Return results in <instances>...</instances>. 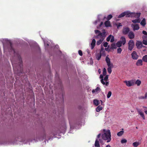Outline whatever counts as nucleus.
<instances>
[{
  "label": "nucleus",
  "instance_id": "obj_1",
  "mask_svg": "<svg viewBox=\"0 0 147 147\" xmlns=\"http://www.w3.org/2000/svg\"><path fill=\"white\" fill-rule=\"evenodd\" d=\"M103 131L104 132L102 135V137L103 140H107V142H110L111 140V135L110 130L108 129L106 130V129H103Z\"/></svg>",
  "mask_w": 147,
  "mask_h": 147
},
{
  "label": "nucleus",
  "instance_id": "obj_2",
  "mask_svg": "<svg viewBox=\"0 0 147 147\" xmlns=\"http://www.w3.org/2000/svg\"><path fill=\"white\" fill-rule=\"evenodd\" d=\"M103 32L102 33L100 31L98 30H95L94 31L95 33L97 35L96 36L95 38L96 39L100 38L101 39L104 40L105 37L106 36V32L104 29L103 30Z\"/></svg>",
  "mask_w": 147,
  "mask_h": 147
},
{
  "label": "nucleus",
  "instance_id": "obj_3",
  "mask_svg": "<svg viewBox=\"0 0 147 147\" xmlns=\"http://www.w3.org/2000/svg\"><path fill=\"white\" fill-rule=\"evenodd\" d=\"M120 40L118 41L116 43L117 47H121L122 44L124 45L126 42V38L124 36H121L120 38Z\"/></svg>",
  "mask_w": 147,
  "mask_h": 147
},
{
  "label": "nucleus",
  "instance_id": "obj_4",
  "mask_svg": "<svg viewBox=\"0 0 147 147\" xmlns=\"http://www.w3.org/2000/svg\"><path fill=\"white\" fill-rule=\"evenodd\" d=\"M140 15L141 13H129V17H135L137 19L139 18Z\"/></svg>",
  "mask_w": 147,
  "mask_h": 147
},
{
  "label": "nucleus",
  "instance_id": "obj_5",
  "mask_svg": "<svg viewBox=\"0 0 147 147\" xmlns=\"http://www.w3.org/2000/svg\"><path fill=\"white\" fill-rule=\"evenodd\" d=\"M128 49L130 51L132 50L135 46L134 42L132 40H130L128 42Z\"/></svg>",
  "mask_w": 147,
  "mask_h": 147
},
{
  "label": "nucleus",
  "instance_id": "obj_6",
  "mask_svg": "<svg viewBox=\"0 0 147 147\" xmlns=\"http://www.w3.org/2000/svg\"><path fill=\"white\" fill-rule=\"evenodd\" d=\"M125 16L126 17H129V13L127 11L122 13L120 14V15L118 16V18H120Z\"/></svg>",
  "mask_w": 147,
  "mask_h": 147
},
{
  "label": "nucleus",
  "instance_id": "obj_7",
  "mask_svg": "<svg viewBox=\"0 0 147 147\" xmlns=\"http://www.w3.org/2000/svg\"><path fill=\"white\" fill-rule=\"evenodd\" d=\"M131 55L132 59H133L136 60L138 58V55L136 51H133Z\"/></svg>",
  "mask_w": 147,
  "mask_h": 147
},
{
  "label": "nucleus",
  "instance_id": "obj_8",
  "mask_svg": "<svg viewBox=\"0 0 147 147\" xmlns=\"http://www.w3.org/2000/svg\"><path fill=\"white\" fill-rule=\"evenodd\" d=\"M136 45L138 49H140L143 47V45L142 42L139 41H137Z\"/></svg>",
  "mask_w": 147,
  "mask_h": 147
},
{
  "label": "nucleus",
  "instance_id": "obj_9",
  "mask_svg": "<svg viewBox=\"0 0 147 147\" xmlns=\"http://www.w3.org/2000/svg\"><path fill=\"white\" fill-rule=\"evenodd\" d=\"M130 32L129 28L128 27L124 28L123 30V33L124 35H127Z\"/></svg>",
  "mask_w": 147,
  "mask_h": 147
},
{
  "label": "nucleus",
  "instance_id": "obj_10",
  "mask_svg": "<svg viewBox=\"0 0 147 147\" xmlns=\"http://www.w3.org/2000/svg\"><path fill=\"white\" fill-rule=\"evenodd\" d=\"M131 27L134 30H138L139 29L138 24H131Z\"/></svg>",
  "mask_w": 147,
  "mask_h": 147
},
{
  "label": "nucleus",
  "instance_id": "obj_11",
  "mask_svg": "<svg viewBox=\"0 0 147 147\" xmlns=\"http://www.w3.org/2000/svg\"><path fill=\"white\" fill-rule=\"evenodd\" d=\"M129 38L132 39L134 38L135 35L134 33L132 31H130L128 35Z\"/></svg>",
  "mask_w": 147,
  "mask_h": 147
},
{
  "label": "nucleus",
  "instance_id": "obj_12",
  "mask_svg": "<svg viewBox=\"0 0 147 147\" xmlns=\"http://www.w3.org/2000/svg\"><path fill=\"white\" fill-rule=\"evenodd\" d=\"M143 38V43L145 45H147V37L146 35H144L142 37Z\"/></svg>",
  "mask_w": 147,
  "mask_h": 147
},
{
  "label": "nucleus",
  "instance_id": "obj_13",
  "mask_svg": "<svg viewBox=\"0 0 147 147\" xmlns=\"http://www.w3.org/2000/svg\"><path fill=\"white\" fill-rule=\"evenodd\" d=\"M105 61L108 66H109L111 65H113L112 63H111L110 59L107 56L106 57Z\"/></svg>",
  "mask_w": 147,
  "mask_h": 147
},
{
  "label": "nucleus",
  "instance_id": "obj_14",
  "mask_svg": "<svg viewBox=\"0 0 147 147\" xmlns=\"http://www.w3.org/2000/svg\"><path fill=\"white\" fill-rule=\"evenodd\" d=\"M125 82L126 86L129 87L132 86L134 84L133 82L130 81H125Z\"/></svg>",
  "mask_w": 147,
  "mask_h": 147
},
{
  "label": "nucleus",
  "instance_id": "obj_15",
  "mask_svg": "<svg viewBox=\"0 0 147 147\" xmlns=\"http://www.w3.org/2000/svg\"><path fill=\"white\" fill-rule=\"evenodd\" d=\"M136 65L137 66H141L143 65V61L141 59H139L137 61Z\"/></svg>",
  "mask_w": 147,
  "mask_h": 147
},
{
  "label": "nucleus",
  "instance_id": "obj_16",
  "mask_svg": "<svg viewBox=\"0 0 147 147\" xmlns=\"http://www.w3.org/2000/svg\"><path fill=\"white\" fill-rule=\"evenodd\" d=\"M104 24L105 25V26L107 27H111V26L110 22L109 21H108L107 20V21L105 22L104 23Z\"/></svg>",
  "mask_w": 147,
  "mask_h": 147
},
{
  "label": "nucleus",
  "instance_id": "obj_17",
  "mask_svg": "<svg viewBox=\"0 0 147 147\" xmlns=\"http://www.w3.org/2000/svg\"><path fill=\"white\" fill-rule=\"evenodd\" d=\"M96 42V40L95 39H93L92 40V42L91 43V49H93L94 47Z\"/></svg>",
  "mask_w": 147,
  "mask_h": 147
},
{
  "label": "nucleus",
  "instance_id": "obj_18",
  "mask_svg": "<svg viewBox=\"0 0 147 147\" xmlns=\"http://www.w3.org/2000/svg\"><path fill=\"white\" fill-rule=\"evenodd\" d=\"M100 91V87H97L96 89H93L92 90V92L93 93L95 92H98Z\"/></svg>",
  "mask_w": 147,
  "mask_h": 147
},
{
  "label": "nucleus",
  "instance_id": "obj_19",
  "mask_svg": "<svg viewBox=\"0 0 147 147\" xmlns=\"http://www.w3.org/2000/svg\"><path fill=\"white\" fill-rule=\"evenodd\" d=\"M113 65H111L109 66H108V67L107 69V71L109 74H111L112 72L111 69L113 68Z\"/></svg>",
  "mask_w": 147,
  "mask_h": 147
},
{
  "label": "nucleus",
  "instance_id": "obj_20",
  "mask_svg": "<svg viewBox=\"0 0 147 147\" xmlns=\"http://www.w3.org/2000/svg\"><path fill=\"white\" fill-rule=\"evenodd\" d=\"M138 114H139L142 117L143 119L144 120L145 119V117L144 115V113H142V112L140 110H138Z\"/></svg>",
  "mask_w": 147,
  "mask_h": 147
},
{
  "label": "nucleus",
  "instance_id": "obj_21",
  "mask_svg": "<svg viewBox=\"0 0 147 147\" xmlns=\"http://www.w3.org/2000/svg\"><path fill=\"white\" fill-rule=\"evenodd\" d=\"M103 74H101L100 75V78L101 79V83L103 84V85H105V82H104V81H103Z\"/></svg>",
  "mask_w": 147,
  "mask_h": 147
},
{
  "label": "nucleus",
  "instance_id": "obj_22",
  "mask_svg": "<svg viewBox=\"0 0 147 147\" xmlns=\"http://www.w3.org/2000/svg\"><path fill=\"white\" fill-rule=\"evenodd\" d=\"M117 46L116 44L115 43H113L111 45V49H116L117 48Z\"/></svg>",
  "mask_w": 147,
  "mask_h": 147
},
{
  "label": "nucleus",
  "instance_id": "obj_23",
  "mask_svg": "<svg viewBox=\"0 0 147 147\" xmlns=\"http://www.w3.org/2000/svg\"><path fill=\"white\" fill-rule=\"evenodd\" d=\"M131 22L134 23H139L140 22V18L137 19L132 20Z\"/></svg>",
  "mask_w": 147,
  "mask_h": 147
},
{
  "label": "nucleus",
  "instance_id": "obj_24",
  "mask_svg": "<svg viewBox=\"0 0 147 147\" xmlns=\"http://www.w3.org/2000/svg\"><path fill=\"white\" fill-rule=\"evenodd\" d=\"M140 144V143L139 142H135L133 143L132 145L134 147H137Z\"/></svg>",
  "mask_w": 147,
  "mask_h": 147
},
{
  "label": "nucleus",
  "instance_id": "obj_25",
  "mask_svg": "<svg viewBox=\"0 0 147 147\" xmlns=\"http://www.w3.org/2000/svg\"><path fill=\"white\" fill-rule=\"evenodd\" d=\"M140 24L143 26H145L146 24V20L144 18L143 19L140 23Z\"/></svg>",
  "mask_w": 147,
  "mask_h": 147
},
{
  "label": "nucleus",
  "instance_id": "obj_26",
  "mask_svg": "<svg viewBox=\"0 0 147 147\" xmlns=\"http://www.w3.org/2000/svg\"><path fill=\"white\" fill-rule=\"evenodd\" d=\"M102 109V107H101V106L99 105L98 106L96 109V111L97 112H99Z\"/></svg>",
  "mask_w": 147,
  "mask_h": 147
},
{
  "label": "nucleus",
  "instance_id": "obj_27",
  "mask_svg": "<svg viewBox=\"0 0 147 147\" xmlns=\"http://www.w3.org/2000/svg\"><path fill=\"white\" fill-rule=\"evenodd\" d=\"M95 146L96 147H100V145L99 144V141L97 139H96L95 143Z\"/></svg>",
  "mask_w": 147,
  "mask_h": 147
},
{
  "label": "nucleus",
  "instance_id": "obj_28",
  "mask_svg": "<svg viewBox=\"0 0 147 147\" xmlns=\"http://www.w3.org/2000/svg\"><path fill=\"white\" fill-rule=\"evenodd\" d=\"M18 58L19 60V65H20V66L21 67L22 66V59L20 55L18 56Z\"/></svg>",
  "mask_w": 147,
  "mask_h": 147
},
{
  "label": "nucleus",
  "instance_id": "obj_29",
  "mask_svg": "<svg viewBox=\"0 0 147 147\" xmlns=\"http://www.w3.org/2000/svg\"><path fill=\"white\" fill-rule=\"evenodd\" d=\"M101 56L102 55L100 53L96 55V59H97V60H99L101 58Z\"/></svg>",
  "mask_w": 147,
  "mask_h": 147
},
{
  "label": "nucleus",
  "instance_id": "obj_30",
  "mask_svg": "<svg viewBox=\"0 0 147 147\" xmlns=\"http://www.w3.org/2000/svg\"><path fill=\"white\" fill-rule=\"evenodd\" d=\"M142 60L144 62H147V55H145L143 56Z\"/></svg>",
  "mask_w": 147,
  "mask_h": 147
},
{
  "label": "nucleus",
  "instance_id": "obj_31",
  "mask_svg": "<svg viewBox=\"0 0 147 147\" xmlns=\"http://www.w3.org/2000/svg\"><path fill=\"white\" fill-rule=\"evenodd\" d=\"M93 103L96 106L98 105L99 104L98 100L97 99H94L93 100Z\"/></svg>",
  "mask_w": 147,
  "mask_h": 147
},
{
  "label": "nucleus",
  "instance_id": "obj_32",
  "mask_svg": "<svg viewBox=\"0 0 147 147\" xmlns=\"http://www.w3.org/2000/svg\"><path fill=\"white\" fill-rule=\"evenodd\" d=\"M141 83V82L140 80H137L135 84L137 85L138 86H139L140 85Z\"/></svg>",
  "mask_w": 147,
  "mask_h": 147
},
{
  "label": "nucleus",
  "instance_id": "obj_33",
  "mask_svg": "<svg viewBox=\"0 0 147 147\" xmlns=\"http://www.w3.org/2000/svg\"><path fill=\"white\" fill-rule=\"evenodd\" d=\"M104 40L102 39H100L98 41L96 42V45H99Z\"/></svg>",
  "mask_w": 147,
  "mask_h": 147
},
{
  "label": "nucleus",
  "instance_id": "obj_34",
  "mask_svg": "<svg viewBox=\"0 0 147 147\" xmlns=\"http://www.w3.org/2000/svg\"><path fill=\"white\" fill-rule=\"evenodd\" d=\"M124 133V131L123 130H121L120 132L117 133V135L118 136H122Z\"/></svg>",
  "mask_w": 147,
  "mask_h": 147
},
{
  "label": "nucleus",
  "instance_id": "obj_35",
  "mask_svg": "<svg viewBox=\"0 0 147 147\" xmlns=\"http://www.w3.org/2000/svg\"><path fill=\"white\" fill-rule=\"evenodd\" d=\"M113 18V16L111 14H109L107 17L106 18L108 20H109Z\"/></svg>",
  "mask_w": 147,
  "mask_h": 147
},
{
  "label": "nucleus",
  "instance_id": "obj_36",
  "mask_svg": "<svg viewBox=\"0 0 147 147\" xmlns=\"http://www.w3.org/2000/svg\"><path fill=\"white\" fill-rule=\"evenodd\" d=\"M102 74L104 76L106 75L107 74V71L105 68H104L103 69Z\"/></svg>",
  "mask_w": 147,
  "mask_h": 147
},
{
  "label": "nucleus",
  "instance_id": "obj_37",
  "mask_svg": "<svg viewBox=\"0 0 147 147\" xmlns=\"http://www.w3.org/2000/svg\"><path fill=\"white\" fill-rule=\"evenodd\" d=\"M111 92L110 91H109L107 95V98H110L111 95Z\"/></svg>",
  "mask_w": 147,
  "mask_h": 147
},
{
  "label": "nucleus",
  "instance_id": "obj_38",
  "mask_svg": "<svg viewBox=\"0 0 147 147\" xmlns=\"http://www.w3.org/2000/svg\"><path fill=\"white\" fill-rule=\"evenodd\" d=\"M127 142V140H126L125 139H123L121 140V143L122 144L125 143H126Z\"/></svg>",
  "mask_w": 147,
  "mask_h": 147
},
{
  "label": "nucleus",
  "instance_id": "obj_39",
  "mask_svg": "<svg viewBox=\"0 0 147 147\" xmlns=\"http://www.w3.org/2000/svg\"><path fill=\"white\" fill-rule=\"evenodd\" d=\"M114 40V37L112 35V36H111V38L110 42H113Z\"/></svg>",
  "mask_w": 147,
  "mask_h": 147
},
{
  "label": "nucleus",
  "instance_id": "obj_40",
  "mask_svg": "<svg viewBox=\"0 0 147 147\" xmlns=\"http://www.w3.org/2000/svg\"><path fill=\"white\" fill-rule=\"evenodd\" d=\"M122 51V49L121 48L119 47L117 49V52L118 53L120 54Z\"/></svg>",
  "mask_w": 147,
  "mask_h": 147
},
{
  "label": "nucleus",
  "instance_id": "obj_41",
  "mask_svg": "<svg viewBox=\"0 0 147 147\" xmlns=\"http://www.w3.org/2000/svg\"><path fill=\"white\" fill-rule=\"evenodd\" d=\"M108 75H106L104 78L103 80H104L105 81H107L108 79Z\"/></svg>",
  "mask_w": 147,
  "mask_h": 147
},
{
  "label": "nucleus",
  "instance_id": "obj_42",
  "mask_svg": "<svg viewBox=\"0 0 147 147\" xmlns=\"http://www.w3.org/2000/svg\"><path fill=\"white\" fill-rule=\"evenodd\" d=\"M116 25L117 26V29H119L120 26H122V25L120 23H119L118 24H116Z\"/></svg>",
  "mask_w": 147,
  "mask_h": 147
},
{
  "label": "nucleus",
  "instance_id": "obj_43",
  "mask_svg": "<svg viewBox=\"0 0 147 147\" xmlns=\"http://www.w3.org/2000/svg\"><path fill=\"white\" fill-rule=\"evenodd\" d=\"M111 36H112V35H110L108 37H107V38L106 40L107 42H109L110 41L111 38Z\"/></svg>",
  "mask_w": 147,
  "mask_h": 147
},
{
  "label": "nucleus",
  "instance_id": "obj_44",
  "mask_svg": "<svg viewBox=\"0 0 147 147\" xmlns=\"http://www.w3.org/2000/svg\"><path fill=\"white\" fill-rule=\"evenodd\" d=\"M108 45V43L107 42H106L103 43V46L105 47H107Z\"/></svg>",
  "mask_w": 147,
  "mask_h": 147
},
{
  "label": "nucleus",
  "instance_id": "obj_45",
  "mask_svg": "<svg viewBox=\"0 0 147 147\" xmlns=\"http://www.w3.org/2000/svg\"><path fill=\"white\" fill-rule=\"evenodd\" d=\"M10 46L11 49L13 50V51L14 53H15V50L14 49H13V47H12V43H11V42H10Z\"/></svg>",
  "mask_w": 147,
  "mask_h": 147
},
{
  "label": "nucleus",
  "instance_id": "obj_46",
  "mask_svg": "<svg viewBox=\"0 0 147 147\" xmlns=\"http://www.w3.org/2000/svg\"><path fill=\"white\" fill-rule=\"evenodd\" d=\"M78 53L80 56H82V55H83L82 53L81 50H79Z\"/></svg>",
  "mask_w": 147,
  "mask_h": 147
},
{
  "label": "nucleus",
  "instance_id": "obj_47",
  "mask_svg": "<svg viewBox=\"0 0 147 147\" xmlns=\"http://www.w3.org/2000/svg\"><path fill=\"white\" fill-rule=\"evenodd\" d=\"M143 34L145 35H147V32L145 30H143L142 31Z\"/></svg>",
  "mask_w": 147,
  "mask_h": 147
},
{
  "label": "nucleus",
  "instance_id": "obj_48",
  "mask_svg": "<svg viewBox=\"0 0 147 147\" xmlns=\"http://www.w3.org/2000/svg\"><path fill=\"white\" fill-rule=\"evenodd\" d=\"M138 98L139 99H145L144 96H141L138 97Z\"/></svg>",
  "mask_w": 147,
  "mask_h": 147
},
{
  "label": "nucleus",
  "instance_id": "obj_49",
  "mask_svg": "<svg viewBox=\"0 0 147 147\" xmlns=\"http://www.w3.org/2000/svg\"><path fill=\"white\" fill-rule=\"evenodd\" d=\"M105 82H106L105 83V84L106 86H108L109 85V82H107V81H106Z\"/></svg>",
  "mask_w": 147,
  "mask_h": 147
},
{
  "label": "nucleus",
  "instance_id": "obj_50",
  "mask_svg": "<svg viewBox=\"0 0 147 147\" xmlns=\"http://www.w3.org/2000/svg\"><path fill=\"white\" fill-rule=\"evenodd\" d=\"M144 97L145 99L147 98V92L145 93Z\"/></svg>",
  "mask_w": 147,
  "mask_h": 147
},
{
  "label": "nucleus",
  "instance_id": "obj_51",
  "mask_svg": "<svg viewBox=\"0 0 147 147\" xmlns=\"http://www.w3.org/2000/svg\"><path fill=\"white\" fill-rule=\"evenodd\" d=\"M101 136V134H98V135L97 136V138H100V136Z\"/></svg>",
  "mask_w": 147,
  "mask_h": 147
},
{
  "label": "nucleus",
  "instance_id": "obj_52",
  "mask_svg": "<svg viewBox=\"0 0 147 147\" xmlns=\"http://www.w3.org/2000/svg\"><path fill=\"white\" fill-rule=\"evenodd\" d=\"M103 24V22H101L100 23V25H99L101 27Z\"/></svg>",
  "mask_w": 147,
  "mask_h": 147
},
{
  "label": "nucleus",
  "instance_id": "obj_53",
  "mask_svg": "<svg viewBox=\"0 0 147 147\" xmlns=\"http://www.w3.org/2000/svg\"><path fill=\"white\" fill-rule=\"evenodd\" d=\"M98 72H99V74H100V73H101V71H100V69H99L98 70Z\"/></svg>",
  "mask_w": 147,
  "mask_h": 147
},
{
  "label": "nucleus",
  "instance_id": "obj_54",
  "mask_svg": "<svg viewBox=\"0 0 147 147\" xmlns=\"http://www.w3.org/2000/svg\"><path fill=\"white\" fill-rule=\"evenodd\" d=\"M105 147H111L109 145H107Z\"/></svg>",
  "mask_w": 147,
  "mask_h": 147
},
{
  "label": "nucleus",
  "instance_id": "obj_55",
  "mask_svg": "<svg viewBox=\"0 0 147 147\" xmlns=\"http://www.w3.org/2000/svg\"><path fill=\"white\" fill-rule=\"evenodd\" d=\"M145 113L147 115V111H144Z\"/></svg>",
  "mask_w": 147,
  "mask_h": 147
},
{
  "label": "nucleus",
  "instance_id": "obj_56",
  "mask_svg": "<svg viewBox=\"0 0 147 147\" xmlns=\"http://www.w3.org/2000/svg\"><path fill=\"white\" fill-rule=\"evenodd\" d=\"M100 102H101V105H102L103 104H102L103 103L102 101V100H100Z\"/></svg>",
  "mask_w": 147,
  "mask_h": 147
},
{
  "label": "nucleus",
  "instance_id": "obj_57",
  "mask_svg": "<svg viewBox=\"0 0 147 147\" xmlns=\"http://www.w3.org/2000/svg\"><path fill=\"white\" fill-rule=\"evenodd\" d=\"M105 18H106V17H104V19H105Z\"/></svg>",
  "mask_w": 147,
  "mask_h": 147
},
{
  "label": "nucleus",
  "instance_id": "obj_58",
  "mask_svg": "<svg viewBox=\"0 0 147 147\" xmlns=\"http://www.w3.org/2000/svg\"><path fill=\"white\" fill-rule=\"evenodd\" d=\"M136 129H138V127H136Z\"/></svg>",
  "mask_w": 147,
  "mask_h": 147
},
{
  "label": "nucleus",
  "instance_id": "obj_59",
  "mask_svg": "<svg viewBox=\"0 0 147 147\" xmlns=\"http://www.w3.org/2000/svg\"><path fill=\"white\" fill-rule=\"evenodd\" d=\"M145 47V46H143V47Z\"/></svg>",
  "mask_w": 147,
  "mask_h": 147
}]
</instances>
